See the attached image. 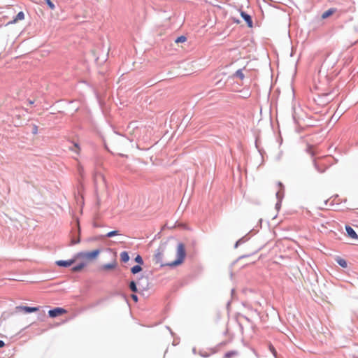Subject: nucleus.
I'll use <instances>...</instances> for the list:
<instances>
[{
  "instance_id": "nucleus-15",
  "label": "nucleus",
  "mask_w": 358,
  "mask_h": 358,
  "mask_svg": "<svg viewBox=\"0 0 358 358\" xmlns=\"http://www.w3.org/2000/svg\"><path fill=\"white\" fill-rule=\"evenodd\" d=\"M129 288L134 292H138V289H137L136 282L134 281H131L129 283Z\"/></svg>"
},
{
  "instance_id": "nucleus-25",
  "label": "nucleus",
  "mask_w": 358,
  "mask_h": 358,
  "mask_svg": "<svg viewBox=\"0 0 358 358\" xmlns=\"http://www.w3.org/2000/svg\"><path fill=\"white\" fill-rule=\"evenodd\" d=\"M131 299L135 301V302H137L138 301V296L136 295V294H131Z\"/></svg>"
},
{
  "instance_id": "nucleus-17",
  "label": "nucleus",
  "mask_w": 358,
  "mask_h": 358,
  "mask_svg": "<svg viewBox=\"0 0 358 358\" xmlns=\"http://www.w3.org/2000/svg\"><path fill=\"white\" fill-rule=\"evenodd\" d=\"M186 41H187V38H186L185 36H180L178 37V38L176 39L175 42H176V43H184V42H185Z\"/></svg>"
},
{
  "instance_id": "nucleus-19",
  "label": "nucleus",
  "mask_w": 358,
  "mask_h": 358,
  "mask_svg": "<svg viewBox=\"0 0 358 358\" xmlns=\"http://www.w3.org/2000/svg\"><path fill=\"white\" fill-rule=\"evenodd\" d=\"M332 13H333V11H332L331 10H328L325 11V12L322 14V18H323V19H324V18L328 17H329V16H330L331 15H332Z\"/></svg>"
},
{
  "instance_id": "nucleus-8",
  "label": "nucleus",
  "mask_w": 358,
  "mask_h": 358,
  "mask_svg": "<svg viewBox=\"0 0 358 358\" xmlns=\"http://www.w3.org/2000/svg\"><path fill=\"white\" fill-rule=\"evenodd\" d=\"M345 229H346V231H347L349 237H350L351 238H353V239H358L357 234H356V232L354 231V229L351 227L346 226Z\"/></svg>"
},
{
  "instance_id": "nucleus-16",
  "label": "nucleus",
  "mask_w": 358,
  "mask_h": 358,
  "mask_svg": "<svg viewBox=\"0 0 358 358\" xmlns=\"http://www.w3.org/2000/svg\"><path fill=\"white\" fill-rule=\"evenodd\" d=\"M117 235H120V234H119V231H117V230H115V231H111L108 232V233L106 235V237H108V238H110V237H113V236H117Z\"/></svg>"
},
{
  "instance_id": "nucleus-9",
  "label": "nucleus",
  "mask_w": 358,
  "mask_h": 358,
  "mask_svg": "<svg viewBox=\"0 0 358 358\" xmlns=\"http://www.w3.org/2000/svg\"><path fill=\"white\" fill-rule=\"evenodd\" d=\"M241 16L245 20V21L247 22L248 27H252V21L251 17L248 14H247L244 12H241Z\"/></svg>"
},
{
  "instance_id": "nucleus-13",
  "label": "nucleus",
  "mask_w": 358,
  "mask_h": 358,
  "mask_svg": "<svg viewBox=\"0 0 358 358\" xmlns=\"http://www.w3.org/2000/svg\"><path fill=\"white\" fill-rule=\"evenodd\" d=\"M120 259L123 262H127L129 259V255L127 252H122L120 254Z\"/></svg>"
},
{
  "instance_id": "nucleus-26",
  "label": "nucleus",
  "mask_w": 358,
  "mask_h": 358,
  "mask_svg": "<svg viewBox=\"0 0 358 358\" xmlns=\"http://www.w3.org/2000/svg\"><path fill=\"white\" fill-rule=\"evenodd\" d=\"M5 345V343L3 341L0 340V348H3Z\"/></svg>"
},
{
  "instance_id": "nucleus-2",
  "label": "nucleus",
  "mask_w": 358,
  "mask_h": 358,
  "mask_svg": "<svg viewBox=\"0 0 358 358\" xmlns=\"http://www.w3.org/2000/svg\"><path fill=\"white\" fill-rule=\"evenodd\" d=\"M100 252L101 250L99 249L94 250L91 252H79L76 255V261L80 260V262H86L87 266L90 262L96 259L99 255L100 254Z\"/></svg>"
},
{
  "instance_id": "nucleus-23",
  "label": "nucleus",
  "mask_w": 358,
  "mask_h": 358,
  "mask_svg": "<svg viewBox=\"0 0 358 358\" xmlns=\"http://www.w3.org/2000/svg\"><path fill=\"white\" fill-rule=\"evenodd\" d=\"M78 243H80V238H78L77 239H74V238L71 239V245L77 244Z\"/></svg>"
},
{
  "instance_id": "nucleus-4",
  "label": "nucleus",
  "mask_w": 358,
  "mask_h": 358,
  "mask_svg": "<svg viewBox=\"0 0 358 358\" xmlns=\"http://www.w3.org/2000/svg\"><path fill=\"white\" fill-rule=\"evenodd\" d=\"M67 311L63 308H55L48 311V315L50 317H55L66 313Z\"/></svg>"
},
{
  "instance_id": "nucleus-22",
  "label": "nucleus",
  "mask_w": 358,
  "mask_h": 358,
  "mask_svg": "<svg viewBox=\"0 0 358 358\" xmlns=\"http://www.w3.org/2000/svg\"><path fill=\"white\" fill-rule=\"evenodd\" d=\"M135 261L137 263H138L140 264V266L143 264V260L142 257L140 255H137L136 257Z\"/></svg>"
},
{
  "instance_id": "nucleus-18",
  "label": "nucleus",
  "mask_w": 358,
  "mask_h": 358,
  "mask_svg": "<svg viewBox=\"0 0 358 358\" xmlns=\"http://www.w3.org/2000/svg\"><path fill=\"white\" fill-rule=\"evenodd\" d=\"M237 352L236 351L228 352L224 355V358H231V357L236 355Z\"/></svg>"
},
{
  "instance_id": "nucleus-24",
  "label": "nucleus",
  "mask_w": 358,
  "mask_h": 358,
  "mask_svg": "<svg viewBox=\"0 0 358 358\" xmlns=\"http://www.w3.org/2000/svg\"><path fill=\"white\" fill-rule=\"evenodd\" d=\"M269 348H270L271 351L272 352V353L274 355V356H276V351H275L274 347L273 345H270Z\"/></svg>"
},
{
  "instance_id": "nucleus-7",
  "label": "nucleus",
  "mask_w": 358,
  "mask_h": 358,
  "mask_svg": "<svg viewBox=\"0 0 358 358\" xmlns=\"http://www.w3.org/2000/svg\"><path fill=\"white\" fill-rule=\"evenodd\" d=\"M116 266H117V262H116V261H113V262H111L110 264H106L101 266V269L102 271H109V270H113V269L115 268Z\"/></svg>"
},
{
  "instance_id": "nucleus-5",
  "label": "nucleus",
  "mask_w": 358,
  "mask_h": 358,
  "mask_svg": "<svg viewBox=\"0 0 358 358\" xmlns=\"http://www.w3.org/2000/svg\"><path fill=\"white\" fill-rule=\"evenodd\" d=\"M16 310L19 311H22L24 313H30L38 311L39 308L38 307H29V306H20L16 307Z\"/></svg>"
},
{
  "instance_id": "nucleus-3",
  "label": "nucleus",
  "mask_w": 358,
  "mask_h": 358,
  "mask_svg": "<svg viewBox=\"0 0 358 358\" xmlns=\"http://www.w3.org/2000/svg\"><path fill=\"white\" fill-rule=\"evenodd\" d=\"M186 256L185 245L182 243H179L177 247V259L176 260L167 264L166 265L171 267L176 266L181 264Z\"/></svg>"
},
{
  "instance_id": "nucleus-21",
  "label": "nucleus",
  "mask_w": 358,
  "mask_h": 358,
  "mask_svg": "<svg viewBox=\"0 0 358 358\" xmlns=\"http://www.w3.org/2000/svg\"><path fill=\"white\" fill-rule=\"evenodd\" d=\"M45 1L46 3L48 4V7L51 10H55V6L50 0H45Z\"/></svg>"
},
{
  "instance_id": "nucleus-12",
  "label": "nucleus",
  "mask_w": 358,
  "mask_h": 358,
  "mask_svg": "<svg viewBox=\"0 0 358 358\" xmlns=\"http://www.w3.org/2000/svg\"><path fill=\"white\" fill-rule=\"evenodd\" d=\"M24 18V14L22 11L19 12L16 17L14 18L13 22L15 23L19 20H22Z\"/></svg>"
},
{
  "instance_id": "nucleus-6",
  "label": "nucleus",
  "mask_w": 358,
  "mask_h": 358,
  "mask_svg": "<svg viewBox=\"0 0 358 358\" xmlns=\"http://www.w3.org/2000/svg\"><path fill=\"white\" fill-rule=\"evenodd\" d=\"M76 261V257L73 259L69 260H58L56 262V264L59 266L69 267L71 266Z\"/></svg>"
},
{
  "instance_id": "nucleus-11",
  "label": "nucleus",
  "mask_w": 358,
  "mask_h": 358,
  "mask_svg": "<svg viewBox=\"0 0 358 358\" xmlns=\"http://www.w3.org/2000/svg\"><path fill=\"white\" fill-rule=\"evenodd\" d=\"M336 262L343 268H346L348 266L347 262L340 257H336Z\"/></svg>"
},
{
  "instance_id": "nucleus-1",
  "label": "nucleus",
  "mask_w": 358,
  "mask_h": 358,
  "mask_svg": "<svg viewBox=\"0 0 358 358\" xmlns=\"http://www.w3.org/2000/svg\"><path fill=\"white\" fill-rule=\"evenodd\" d=\"M129 134L141 144H150L152 137V129L143 126H134L130 124L128 127Z\"/></svg>"
},
{
  "instance_id": "nucleus-14",
  "label": "nucleus",
  "mask_w": 358,
  "mask_h": 358,
  "mask_svg": "<svg viewBox=\"0 0 358 358\" xmlns=\"http://www.w3.org/2000/svg\"><path fill=\"white\" fill-rule=\"evenodd\" d=\"M142 271V267L140 265H136L131 268V271L133 274H136Z\"/></svg>"
},
{
  "instance_id": "nucleus-10",
  "label": "nucleus",
  "mask_w": 358,
  "mask_h": 358,
  "mask_svg": "<svg viewBox=\"0 0 358 358\" xmlns=\"http://www.w3.org/2000/svg\"><path fill=\"white\" fill-rule=\"evenodd\" d=\"M86 266V262H80L78 265L72 268L73 272L80 271L84 267Z\"/></svg>"
},
{
  "instance_id": "nucleus-27",
  "label": "nucleus",
  "mask_w": 358,
  "mask_h": 358,
  "mask_svg": "<svg viewBox=\"0 0 358 358\" xmlns=\"http://www.w3.org/2000/svg\"><path fill=\"white\" fill-rule=\"evenodd\" d=\"M278 185H279V186H280V187H281V186H282L281 182H279V183H278Z\"/></svg>"
},
{
  "instance_id": "nucleus-20",
  "label": "nucleus",
  "mask_w": 358,
  "mask_h": 358,
  "mask_svg": "<svg viewBox=\"0 0 358 358\" xmlns=\"http://www.w3.org/2000/svg\"><path fill=\"white\" fill-rule=\"evenodd\" d=\"M236 76L238 77L241 80H243L244 78V74L241 69H239L236 72Z\"/></svg>"
}]
</instances>
